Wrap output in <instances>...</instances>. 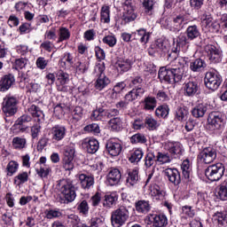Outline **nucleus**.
<instances>
[{
    "label": "nucleus",
    "instance_id": "nucleus-53",
    "mask_svg": "<svg viewBox=\"0 0 227 227\" xmlns=\"http://www.w3.org/2000/svg\"><path fill=\"white\" fill-rule=\"evenodd\" d=\"M61 67H72L74 65V57L70 53H65L60 60Z\"/></svg>",
    "mask_w": 227,
    "mask_h": 227
},
{
    "label": "nucleus",
    "instance_id": "nucleus-16",
    "mask_svg": "<svg viewBox=\"0 0 227 227\" xmlns=\"http://www.w3.org/2000/svg\"><path fill=\"white\" fill-rule=\"evenodd\" d=\"M107 185L111 187L114 185H119L121 182V172L116 168H111L108 169V174L106 176Z\"/></svg>",
    "mask_w": 227,
    "mask_h": 227
},
{
    "label": "nucleus",
    "instance_id": "nucleus-39",
    "mask_svg": "<svg viewBox=\"0 0 227 227\" xmlns=\"http://www.w3.org/2000/svg\"><path fill=\"white\" fill-rule=\"evenodd\" d=\"M169 114V106L168 105H161L155 110V115L158 118H168Z\"/></svg>",
    "mask_w": 227,
    "mask_h": 227
},
{
    "label": "nucleus",
    "instance_id": "nucleus-58",
    "mask_svg": "<svg viewBox=\"0 0 227 227\" xmlns=\"http://www.w3.org/2000/svg\"><path fill=\"white\" fill-rule=\"evenodd\" d=\"M26 65H27V59L24 58L17 59L14 63V68L16 70H22V68H26Z\"/></svg>",
    "mask_w": 227,
    "mask_h": 227
},
{
    "label": "nucleus",
    "instance_id": "nucleus-56",
    "mask_svg": "<svg viewBox=\"0 0 227 227\" xmlns=\"http://www.w3.org/2000/svg\"><path fill=\"white\" fill-rule=\"evenodd\" d=\"M35 171L41 178H47L49 176L51 168H49L48 167L41 166L39 168H35Z\"/></svg>",
    "mask_w": 227,
    "mask_h": 227
},
{
    "label": "nucleus",
    "instance_id": "nucleus-43",
    "mask_svg": "<svg viewBox=\"0 0 227 227\" xmlns=\"http://www.w3.org/2000/svg\"><path fill=\"white\" fill-rule=\"evenodd\" d=\"M97 13H98V7H97V5H92L89 9L88 19L89 22H90L91 20L93 24H91V26H89V27H93V26H95V21L97 20Z\"/></svg>",
    "mask_w": 227,
    "mask_h": 227
},
{
    "label": "nucleus",
    "instance_id": "nucleus-9",
    "mask_svg": "<svg viewBox=\"0 0 227 227\" xmlns=\"http://www.w3.org/2000/svg\"><path fill=\"white\" fill-rule=\"evenodd\" d=\"M122 6L124 10L122 20L127 23L134 22V20L137 19V12L134 9V1L125 0Z\"/></svg>",
    "mask_w": 227,
    "mask_h": 227
},
{
    "label": "nucleus",
    "instance_id": "nucleus-23",
    "mask_svg": "<svg viewBox=\"0 0 227 227\" xmlns=\"http://www.w3.org/2000/svg\"><path fill=\"white\" fill-rule=\"evenodd\" d=\"M20 85L21 88H27L30 91L36 93L40 90V84L38 83H29V78L25 74H21L20 76Z\"/></svg>",
    "mask_w": 227,
    "mask_h": 227
},
{
    "label": "nucleus",
    "instance_id": "nucleus-49",
    "mask_svg": "<svg viewBox=\"0 0 227 227\" xmlns=\"http://www.w3.org/2000/svg\"><path fill=\"white\" fill-rule=\"evenodd\" d=\"M146 141V137L141 133H137L130 137V143H132V145H137V143L144 145Z\"/></svg>",
    "mask_w": 227,
    "mask_h": 227
},
{
    "label": "nucleus",
    "instance_id": "nucleus-3",
    "mask_svg": "<svg viewBox=\"0 0 227 227\" xmlns=\"http://www.w3.org/2000/svg\"><path fill=\"white\" fill-rule=\"evenodd\" d=\"M129 213L125 206H121L111 214V223L113 227H121L129 221Z\"/></svg>",
    "mask_w": 227,
    "mask_h": 227
},
{
    "label": "nucleus",
    "instance_id": "nucleus-46",
    "mask_svg": "<svg viewBox=\"0 0 227 227\" xmlns=\"http://www.w3.org/2000/svg\"><path fill=\"white\" fill-rule=\"evenodd\" d=\"M86 148H87L88 153H97V152L98 151V140L90 139Z\"/></svg>",
    "mask_w": 227,
    "mask_h": 227
},
{
    "label": "nucleus",
    "instance_id": "nucleus-28",
    "mask_svg": "<svg viewBox=\"0 0 227 227\" xmlns=\"http://www.w3.org/2000/svg\"><path fill=\"white\" fill-rule=\"evenodd\" d=\"M139 181V170L132 169L128 172L126 184L128 187H134Z\"/></svg>",
    "mask_w": 227,
    "mask_h": 227
},
{
    "label": "nucleus",
    "instance_id": "nucleus-29",
    "mask_svg": "<svg viewBox=\"0 0 227 227\" xmlns=\"http://www.w3.org/2000/svg\"><path fill=\"white\" fill-rule=\"evenodd\" d=\"M185 35L190 42H192V40H196V38H200V36H201L200 27H198L196 25L189 26L185 30Z\"/></svg>",
    "mask_w": 227,
    "mask_h": 227
},
{
    "label": "nucleus",
    "instance_id": "nucleus-52",
    "mask_svg": "<svg viewBox=\"0 0 227 227\" xmlns=\"http://www.w3.org/2000/svg\"><path fill=\"white\" fill-rule=\"evenodd\" d=\"M116 201H118V197H116L115 195H106L103 205L104 207H108V208H111L113 205L116 204Z\"/></svg>",
    "mask_w": 227,
    "mask_h": 227
},
{
    "label": "nucleus",
    "instance_id": "nucleus-27",
    "mask_svg": "<svg viewBox=\"0 0 227 227\" xmlns=\"http://www.w3.org/2000/svg\"><path fill=\"white\" fill-rule=\"evenodd\" d=\"M27 113H29L33 118H37V121H43L45 118L43 111H42V109L35 105L30 106L27 108Z\"/></svg>",
    "mask_w": 227,
    "mask_h": 227
},
{
    "label": "nucleus",
    "instance_id": "nucleus-55",
    "mask_svg": "<svg viewBox=\"0 0 227 227\" xmlns=\"http://www.w3.org/2000/svg\"><path fill=\"white\" fill-rule=\"evenodd\" d=\"M86 132H90L94 136L100 134V126L98 123H91L86 126Z\"/></svg>",
    "mask_w": 227,
    "mask_h": 227
},
{
    "label": "nucleus",
    "instance_id": "nucleus-11",
    "mask_svg": "<svg viewBox=\"0 0 227 227\" xmlns=\"http://www.w3.org/2000/svg\"><path fill=\"white\" fill-rule=\"evenodd\" d=\"M202 164H212L217 159V151L212 147L204 148L198 155Z\"/></svg>",
    "mask_w": 227,
    "mask_h": 227
},
{
    "label": "nucleus",
    "instance_id": "nucleus-18",
    "mask_svg": "<svg viewBox=\"0 0 227 227\" xmlns=\"http://www.w3.org/2000/svg\"><path fill=\"white\" fill-rule=\"evenodd\" d=\"M56 77L59 82V84L57 85L58 91H68V87L66 84H68V82H70V75L64 71H59L56 74Z\"/></svg>",
    "mask_w": 227,
    "mask_h": 227
},
{
    "label": "nucleus",
    "instance_id": "nucleus-4",
    "mask_svg": "<svg viewBox=\"0 0 227 227\" xmlns=\"http://www.w3.org/2000/svg\"><path fill=\"white\" fill-rule=\"evenodd\" d=\"M204 83L207 90L216 91L223 83V76L216 70L208 71L205 74Z\"/></svg>",
    "mask_w": 227,
    "mask_h": 227
},
{
    "label": "nucleus",
    "instance_id": "nucleus-17",
    "mask_svg": "<svg viewBox=\"0 0 227 227\" xmlns=\"http://www.w3.org/2000/svg\"><path fill=\"white\" fill-rule=\"evenodd\" d=\"M200 93V83L197 81H189L184 84V97H196Z\"/></svg>",
    "mask_w": 227,
    "mask_h": 227
},
{
    "label": "nucleus",
    "instance_id": "nucleus-24",
    "mask_svg": "<svg viewBox=\"0 0 227 227\" xmlns=\"http://www.w3.org/2000/svg\"><path fill=\"white\" fill-rule=\"evenodd\" d=\"M15 82V77L13 74H5L0 80V91H8L13 83Z\"/></svg>",
    "mask_w": 227,
    "mask_h": 227
},
{
    "label": "nucleus",
    "instance_id": "nucleus-42",
    "mask_svg": "<svg viewBox=\"0 0 227 227\" xmlns=\"http://www.w3.org/2000/svg\"><path fill=\"white\" fill-rule=\"evenodd\" d=\"M155 162H157V156L155 155V153H147L145 158V168H152Z\"/></svg>",
    "mask_w": 227,
    "mask_h": 227
},
{
    "label": "nucleus",
    "instance_id": "nucleus-34",
    "mask_svg": "<svg viewBox=\"0 0 227 227\" xmlns=\"http://www.w3.org/2000/svg\"><path fill=\"white\" fill-rule=\"evenodd\" d=\"M142 104L145 111H153L157 107V99L154 97H146Z\"/></svg>",
    "mask_w": 227,
    "mask_h": 227
},
{
    "label": "nucleus",
    "instance_id": "nucleus-64",
    "mask_svg": "<svg viewBox=\"0 0 227 227\" xmlns=\"http://www.w3.org/2000/svg\"><path fill=\"white\" fill-rule=\"evenodd\" d=\"M103 42L109 47H114L116 45V37L114 35H106L103 38Z\"/></svg>",
    "mask_w": 227,
    "mask_h": 227
},
{
    "label": "nucleus",
    "instance_id": "nucleus-63",
    "mask_svg": "<svg viewBox=\"0 0 227 227\" xmlns=\"http://www.w3.org/2000/svg\"><path fill=\"white\" fill-rule=\"evenodd\" d=\"M131 88H141L143 86V78L141 76H136L129 83Z\"/></svg>",
    "mask_w": 227,
    "mask_h": 227
},
{
    "label": "nucleus",
    "instance_id": "nucleus-5",
    "mask_svg": "<svg viewBox=\"0 0 227 227\" xmlns=\"http://www.w3.org/2000/svg\"><path fill=\"white\" fill-rule=\"evenodd\" d=\"M19 99L13 96H5L2 103V111L5 116H15L19 107Z\"/></svg>",
    "mask_w": 227,
    "mask_h": 227
},
{
    "label": "nucleus",
    "instance_id": "nucleus-25",
    "mask_svg": "<svg viewBox=\"0 0 227 227\" xmlns=\"http://www.w3.org/2000/svg\"><path fill=\"white\" fill-rule=\"evenodd\" d=\"M132 35H134L136 40H139L140 43H144V45H146L150 41V32L146 31L145 28L137 29Z\"/></svg>",
    "mask_w": 227,
    "mask_h": 227
},
{
    "label": "nucleus",
    "instance_id": "nucleus-12",
    "mask_svg": "<svg viewBox=\"0 0 227 227\" xmlns=\"http://www.w3.org/2000/svg\"><path fill=\"white\" fill-rule=\"evenodd\" d=\"M187 24V20L185 19V14H177L172 18L170 24L168 26L169 31L172 33H179Z\"/></svg>",
    "mask_w": 227,
    "mask_h": 227
},
{
    "label": "nucleus",
    "instance_id": "nucleus-32",
    "mask_svg": "<svg viewBox=\"0 0 227 227\" xmlns=\"http://www.w3.org/2000/svg\"><path fill=\"white\" fill-rule=\"evenodd\" d=\"M207 105L199 104L192 110V115L193 118H203L207 111Z\"/></svg>",
    "mask_w": 227,
    "mask_h": 227
},
{
    "label": "nucleus",
    "instance_id": "nucleus-44",
    "mask_svg": "<svg viewBox=\"0 0 227 227\" xmlns=\"http://www.w3.org/2000/svg\"><path fill=\"white\" fill-rule=\"evenodd\" d=\"M143 6L145 8V12L147 15H153V8H155V1L153 0H144Z\"/></svg>",
    "mask_w": 227,
    "mask_h": 227
},
{
    "label": "nucleus",
    "instance_id": "nucleus-19",
    "mask_svg": "<svg viewBox=\"0 0 227 227\" xmlns=\"http://www.w3.org/2000/svg\"><path fill=\"white\" fill-rule=\"evenodd\" d=\"M166 51V42L162 39H158L153 43L147 49L149 56L155 58L159 52H164Z\"/></svg>",
    "mask_w": 227,
    "mask_h": 227
},
{
    "label": "nucleus",
    "instance_id": "nucleus-10",
    "mask_svg": "<svg viewBox=\"0 0 227 227\" xmlns=\"http://www.w3.org/2000/svg\"><path fill=\"white\" fill-rule=\"evenodd\" d=\"M31 121H33V117L27 114H24L15 121L12 130L16 133L26 132L29 129L27 123H31Z\"/></svg>",
    "mask_w": 227,
    "mask_h": 227
},
{
    "label": "nucleus",
    "instance_id": "nucleus-57",
    "mask_svg": "<svg viewBox=\"0 0 227 227\" xmlns=\"http://www.w3.org/2000/svg\"><path fill=\"white\" fill-rule=\"evenodd\" d=\"M118 114H120V110L116 108L103 110V116H105V118H114V116H118Z\"/></svg>",
    "mask_w": 227,
    "mask_h": 227
},
{
    "label": "nucleus",
    "instance_id": "nucleus-30",
    "mask_svg": "<svg viewBox=\"0 0 227 227\" xmlns=\"http://www.w3.org/2000/svg\"><path fill=\"white\" fill-rule=\"evenodd\" d=\"M207 68V62L201 59H196L190 63L192 72H203Z\"/></svg>",
    "mask_w": 227,
    "mask_h": 227
},
{
    "label": "nucleus",
    "instance_id": "nucleus-26",
    "mask_svg": "<svg viewBox=\"0 0 227 227\" xmlns=\"http://www.w3.org/2000/svg\"><path fill=\"white\" fill-rule=\"evenodd\" d=\"M13 150L21 152L27 148V139L26 137H14L12 141Z\"/></svg>",
    "mask_w": 227,
    "mask_h": 227
},
{
    "label": "nucleus",
    "instance_id": "nucleus-31",
    "mask_svg": "<svg viewBox=\"0 0 227 227\" xmlns=\"http://www.w3.org/2000/svg\"><path fill=\"white\" fill-rule=\"evenodd\" d=\"M135 207L139 214H148L152 210V206H150V201L148 200H138L136 202Z\"/></svg>",
    "mask_w": 227,
    "mask_h": 227
},
{
    "label": "nucleus",
    "instance_id": "nucleus-20",
    "mask_svg": "<svg viewBox=\"0 0 227 227\" xmlns=\"http://www.w3.org/2000/svg\"><path fill=\"white\" fill-rule=\"evenodd\" d=\"M106 152L112 157H118L120 153H121V150H123V146L119 142L114 140H108L106 144Z\"/></svg>",
    "mask_w": 227,
    "mask_h": 227
},
{
    "label": "nucleus",
    "instance_id": "nucleus-61",
    "mask_svg": "<svg viewBox=\"0 0 227 227\" xmlns=\"http://www.w3.org/2000/svg\"><path fill=\"white\" fill-rule=\"evenodd\" d=\"M35 65L40 70H45L47 65H49V60L45 59L43 57H39L36 59Z\"/></svg>",
    "mask_w": 227,
    "mask_h": 227
},
{
    "label": "nucleus",
    "instance_id": "nucleus-45",
    "mask_svg": "<svg viewBox=\"0 0 227 227\" xmlns=\"http://www.w3.org/2000/svg\"><path fill=\"white\" fill-rule=\"evenodd\" d=\"M70 40V30L67 27H60L59 30V40L58 43Z\"/></svg>",
    "mask_w": 227,
    "mask_h": 227
},
{
    "label": "nucleus",
    "instance_id": "nucleus-33",
    "mask_svg": "<svg viewBox=\"0 0 227 227\" xmlns=\"http://www.w3.org/2000/svg\"><path fill=\"white\" fill-rule=\"evenodd\" d=\"M108 125L113 132H120L123 129V121L120 117H114L108 121Z\"/></svg>",
    "mask_w": 227,
    "mask_h": 227
},
{
    "label": "nucleus",
    "instance_id": "nucleus-6",
    "mask_svg": "<svg viewBox=\"0 0 227 227\" xmlns=\"http://www.w3.org/2000/svg\"><path fill=\"white\" fill-rule=\"evenodd\" d=\"M224 165L223 163H216L207 167L205 170V175L210 182H219L224 176Z\"/></svg>",
    "mask_w": 227,
    "mask_h": 227
},
{
    "label": "nucleus",
    "instance_id": "nucleus-37",
    "mask_svg": "<svg viewBox=\"0 0 227 227\" xmlns=\"http://www.w3.org/2000/svg\"><path fill=\"white\" fill-rule=\"evenodd\" d=\"M110 82L111 81L109 80V78H107V76L106 75L98 76V80L95 82V88L96 90L102 91V90H104V88H106V86H107V84H109Z\"/></svg>",
    "mask_w": 227,
    "mask_h": 227
},
{
    "label": "nucleus",
    "instance_id": "nucleus-54",
    "mask_svg": "<svg viewBox=\"0 0 227 227\" xmlns=\"http://www.w3.org/2000/svg\"><path fill=\"white\" fill-rule=\"evenodd\" d=\"M145 123L149 130H155L159 127V122L152 117H146Z\"/></svg>",
    "mask_w": 227,
    "mask_h": 227
},
{
    "label": "nucleus",
    "instance_id": "nucleus-21",
    "mask_svg": "<svg viewBox=\"0 0 227 227\" xmlns=\"http://www.w3.org/2000/svg\"><path fill=\"white\" fill-rule=\"evenodd\" d=\"M168 182L174 185H180L182 183V177L180 176V172L176 168H167L164 171Z\"/></svg>",
    "mask_w": 227,
    "mask_h": 227
},
{
    "label": "nucleus",
    "instance_id": "nucleus-22",
    "mask_svg": "<svg viewBox=\"0 0 227 227\" xmlns=\"http://www.w3.org/2000/svg\"><path fill=\"white\" fill-rule=\"evenodd\" d=\"M133 62L129 59L120 58L115 63V67L120 74H125L132 68Z\"/></svg>",
    "mask_w": 227,
    "mask_h": 227
},
{
    "label": "nucleus",
    "instance_id": "nucleus-7",
    "mask_svg": "<svg viewBox=\"0 0 227 227\" xmlns=\"http://www.w3.org/2000/svg\"><path fill=\"white\" fill-rule=\"evenodd\" d=\"M74 157H75V146L71 144L64 148L63 167L66 171L74 169Z\"/></svg>",
    "mask_w": 227,
    "mask_h": 227
},
{
    "label": "nucleus",
    "instance_id": "nucleus-50",
    "mask_svg": "<svg viewBox=\"0 0 227 227\" xmlns=\"http://www.w3.org/2000/svg\"><path fill=\"white\" fill-rule=\"evenodd\" d=\"M6 169L8 171L7 175L9 176H13V175H15V172L19 170V163L15 160H11L8 163Z\"/></svg>",
    "mask_w": 227,
    "mask_h": 227
},
{
    "label": "nucleus",
    "instance_id": "nucleus-2",
    "mask_svg": "<svg viewBox=\"0 0 227 227\" xmlns=\"http://www.w3.org/2000/svg\"><path fill=\"white\" fill-rule=\"evenodd\" d=\"M57 191L62 196V203H72L77 196L75 193V186L67 180L61 179L57 183Z\"/></svg>",
    "mask_w": 227,
    "mask_h": 227
},
{
    "label": "nucleus",
    "instance_id": "nucleus-1",
    "mask_svg": "<svg viewBox=\"0 0 227 227\" xmlns=\"http://www.w3.org/2000/svg\"><path fill=\"white\" fill-rule=\"evenodd\" d=\"M191 40L185 35V34L179 35L176 39H174V45L176 47L168 54V59L170 63L160 67L159 70L158 77L160 81H165L168 84H176L184 79V68L185 67V59L183 58H178V52L182 47L187 45Z\"/></svg>",
    "mask_w": 227,
    "mask_h": 227
},
{
    "label": "nucleus",
    "instance_id": "nucleus-62",
    "mask_svg": "<svg viewBox=\"0 0 227 227\" xmlns=\"http://www.w3.org/2000/svg\"><path fill=\"white\" fill-rule=\"evenodd\" d=\"M220 33H227V14H223L220 19Z\"/></svg>",
    "mask_w": 227,
    "mask_h": 227
},
{
    "label": "nucleus",
    "instance_id": "nucleus-13",
    "mask_svg": "<svg viewBox=\"0 0 227 227\" xmlns=\"http://www.w3.org/2000/svg\"><path fill=\"white\" fill-rule=\"evenodd\" d=\"M205 52L211 63H221L223 61V51L212 44H207L205 47Z\"/></svg>",
    "mask_w": 227,
    "mask_h": 227
},
{
    "label": "nucleus",
    "instance_id": "nucleus-14",
    "mask_svg": "<svg viewBox=\"0 0 227 227\" xmlns=\"http://www.w3.org/2000/svg\"><path fill=\"white\" fill-rule=\"evenodd\" d=\"M147 217L153 227L168 226V216L164 214L150 213Z\"/></svg>",
    "mask_w": 227,
    "mask_h": 227
},
{
    "label": "nucleus",
    "instance_id": "nucleus-8",
    "mask_svg": "<svg viewBox=\"0 0 227 227\" xmlns=\"http://www.w3.org/2000/svg\"><path fill=\"white\" fill-rule=\"evenodd\" d=\"M208 129L211 130H221L224 126V118L219 112H212L207 118Z\"/></svg>",
    "mask_w": 227,
    "mask_h": 227
},
{
    "label": "nucleus",
    "instance_id": "nucleus-38",
    "mask_svg": "<svg viewBox=\"0 0 227 227\" xmlns=\"http://www.w3.org/2000/svg\"><path fill=\"white\" fill-rule=\"evenodd\" d=\"M29 180V175L27 172H20L14 176V185L20 186Z\"/></svg>",
    "mask_w": 227,
    "mask_h": 227
},
{
    "label": "nucleus",
    "instance_id": "nucleus-60",
    "mask_svg": "<svg viewBox=\"0 0 227 227\" xmlns=\"http://www.w3.org/2000/svg\"><path fill=\"white\" fill-rule=\"evenodd\" d=\"M105 70H106V64H104V62L98 63L94 67V73L96 74L97 77H100L101 75H106L104 74Z\"/></svg>",
    "mask_w": 227,
    "mask_h": 227
},
{
    "label": "nucleus",
    "instance_id": "nucleus-59",
    "mask_svg": "<svg viewBox=\"0 0 227 227\" xmlns=\"http://www.w3.org/2000/svg\"><path fill=\"white\" fill-rule=\"evenodd\" d=\"M7 24L11 27H17V26H19V24H20V20L15 14H11L7 20Z\"/></svg>",
    "mask_w": 227,
    "mask_h": 227
},
{
    "label": "nucleus",
    "instance_id": "nucleus-47",
    "mask_svg": "<svg viewBox=\"0 0 227 227\" xmlns=\"http://www.w3.org/2000/svg\"><path fill=\"white\" fill-rule=\"evenodd\" d=\"M142 159H143V150L137 149L131 153L129 157V161L131 162V164H137V162H139V160H141Z\"/></svg>",
    "mask_w": 227,
    "mask_h": 227
},
{
    "label": "nucleus",
    "instance_id": "nucleus-36",
    "mask_svg": "<svg viewBox=\"0 0 227 227\" xmlns=\"http://www.w3.org/2000/svg\"><path fill=\"white\" fill-rule=\"evenodd\" d=\"M217 197L222 201L227 200V179H225L220 185L217 186Z\"/></svg>",
    "mask_w": 227,
    "mask_h": 227
},
{
    "label": "nucleus",
    "instance_id": "nucleus-35",
    "mask_svg": "<svg viewBox=\"0 0 227 227\" xmlns=\"http://www.w3.org/2000/svg\"><path fill=\"white\" fill-rule=\"evenodd\" d=\"M168 152L175 157V159H176L178 155H182V152H183L182 145L178 142L169 143Z\"/></svg>",
    "mask_w": 227,
    "mask_h": 227
},
{
    "label": "nucleus",
    "instance_id": "nucleus-51",
    "mask_svg": "<svg viewBox=\"0 0 227 227\" xmlns=\"http://www.w3.org/2000/svg\"><path fill=\"white\" fill-rule=\"evenodd\" d=\"M189 115V111L187 109L180 107L176 112V116L178 121H185L187 116Z\"/></svg>",
    "mask_w": 227,
    "mask_h": 227
},
{
    "label": "nucleus",
    "instance_id": "nucleus-40",
    "mask_svg": "<svg viewBox=\"0 0 227 227\" xmlns=\"http://www.w3.org/2000/svg\"><path fill=\"white\" fill-rule=\"evenodd\" d=\"M67 222L73 226L86 227V224L82 223L81 219H79V216H77V215L72 214L67 215Z\"/></svg>",
    "mask_w": 227,
    "mask_h": 227
},
{
    "label": "nucleus",
    "instance_id": "nucleus-41",
    "mask_svg": "<svg viewBox=\"0 0 227 227\" xmlns=\"http://www.w3.org/2000/svg\"><path fill=\"white\" fill-rule=\"evenodd\" d=\"M111 11H109V6L104 5L101 8V22L105 24H109L111 22Z\"/></svg>",
    "mask_w": 227,
    "mask_h": 227
},
{
    "label": "nucleus",
    "instance_id": "nucleus-15",
    "mask_svg": "<svg viewBox=\"0 0 227 227\" xmlns=\"http://www.w3.org/2000/svg\"><path fill=\"white\" fill-rule=\"evenodd\" d=\"M50 134L51 137V140L54 143H59V141H63V138L67 137V127L61 124H56L51 129Z\"/></svg>",
    "mask_w": 227,
    "mask_h": 227
},
{
    "label": "nucleus",
    "instance_id": "nucleus-48",
    "mask_svg": "<svg viewBox=\"0 0 227 227\" xmlns=\"http://www.w3.org/2000/svg\"><path fill=\"white\" fill-rule=\"evenodd\" d=\"M156 160L160 164H168V162H171V157L168 153L159 152L156 155Z\"/></svg>",
    "mask_w": 227,
    "mask_h": 227
}]
</instances>
